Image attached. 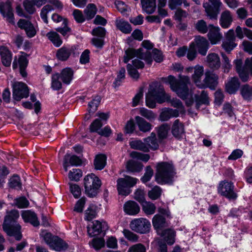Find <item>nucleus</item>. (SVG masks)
<instances>
[{
	"label": "nucleus",
	"instance_id": "obj_1",
	"mask_svg": "<svg viewBox=\"0 0 252 252\" xmlns=\"http://www.w3.org/2000/svg\"><path fill=\"white\" fill-rule=\"evenodd\" d=\"M19 217V214L17 210H11L5 217L2 224V228L6 234L8 236H13L17 241L21 240L22 238L21 227L16 221Z\"/></svg>",
	"mask_w": 252,
	"mask_h": 252
},
{
	"label": "nucleus",
	"instance_id": "obj_2",
	"mask_svg": "<svg viewBox=\"0 0 252 252\" xmlns=\"http://www.w3.org/2000/svg\"><path fill=\"white\" fill-rule=\"evenodd\" d=\"M176 172L173 165L167 162H161L157 164L155 180L159 184H171Z\"/></svg>",
	"mask_w": 252,
	"mask_h": 252
},
{
	"label": "nucleus",
	"instance_id": "obj_3",
	"mask_svg": "<svg viewBox=\"0 0 252 252\" xmlns=\"http://www.w3.org/2000/svg\"><path fill=\"white\" fill-rule=\"evenodd\" d=\"M161 80L164 83L169 84L171 89L176 92L181 99L187 98L188 94L187 84L189 81V77L184 76L181 78L180 80H177L174 76L169 75L167 77L162 78Z\"/></svg>",
	"mask_w": 252,
	"mask_h": 252
},
{
	"label": "nucleus",
	"instance_id": "obj_4",
	"mask_svg": "<svg viewBox=\"0 0 252 252\" xmlns=\"http://www.w3.org/2000/svg\"><path fill=\"white\" fill-rule=\"evenodd\" d=\"M84 185L86 194L90 197H94L99 191L101 182L97 176L91 173L85 177Z\"/></svg>",
	"mask_w": 252,
	"mask_h": 252
},
{
	"label": "nucleus",
	"instance_id": "obj_5",
	"mask_svg": "<svg viewBox=\"0 0 252 252\" xmlns=\"http://www.w3.org/2000/svg\"><path fill=\"white\" fill-rule=\"evenodd\" d=\"M138 181L136 178L126 175L124 178H119L117 181V187L119 194L126 196L131 190L130 189L135 186Z\"/></svg>",
	"mask_w": 252,
	"mask_h": 252
},
{
	"label": "nucleus",
	"instance_id": "obj_6",
	"mask_svg": "<svg viewBox=\"0 0 252 252\" xmlns=\"http://www.w3.org/2000/svg\"><path fill=\"white\" fill-rule=\"evenodd\" d=\"M222 5L220 0H208L203 4L206 15L211 20H217Z\"/></svg>",
	"mask_w": 252,
	"mask_h": 252
},
{
	"label": "nucleus",
	"instance_id": "obj_7",
	"mask_svg": "<svg viewBox=\"0 0 252 252\" xmlns=\"http://www.w3.org/2000/svg\"><path fill=\"white\" fill-rule=\"evenodd\" d=\"M130 227L135 232L144 234L150 231L151 223L145 218L135 219L131 221Z\"/></svg>",
	"mask_w": 252,
	"mask_h": 252
},
{
	"label": "nucleus",
	"instance_id": "obj_8",
	"mask_svg": "<svg viewBox=\"0 0 252 252\" xmlns=\"http://www.w3.org/2000/svg\"><path fill=\"white\" fill-rule=\"evenodd\" d=\"M218 192L229 199H235L237 194L234 191V186L231 182L223 181L220 182L218 189Z\"/></svg>",
	"mask_w": 252,
	"mask_h": 252
},
{
	"label": "nucleus",
	"instance_id": "obj_9",
	"mask_svg": "<svg viewBox=\"0 0 252 252\" xmlns=\"http://www.w3.org/2000/svg\"><path fill=\"white\" fill-rule=\"evenodd\" d=\"M29 95L27 85L23 82H16L13 84V98L16 101H20L23 98H27Z\"/></svg>",
	"mask_w": 252,
	"mask_h": 252
},
{
	"label": "nucleus",
	"instance_id": "obj_10",
	"mask_svg": "<svg viewBox=\"0 0 252 252\" xmlns=\"http://www.w3.org/2000/svg\"><path fill=\"white\" fill-rule=\"evenodd\" d=\"M125 54L128 56L131 59L135 57H137L140 59L145 61L148 64H150L153 62L150 52L147 50L144 51L142 48H139L137 50L128 48L125 51Z\"/></svg>",
	"mask_w": 252,
	"mask_h": 252
},
{
	"label": "nucleus",
	"instance_id": "obj_11",
	"mask_svg": "<svg viewBox=\"0 0 252 252\" xmlns=\"http://www.w3.org/2000/svg\"><path fill=\"white\" fill-rule=\"evenodd\" d=\"M148 93L153 96L158 103H161L168 99L169 96L164 91L163 86L157 84L153 89L149 91Z\"/></svg>",
	"mask_w": 252,
	"mask_h": 252
},
{
	"label": "nucleus",
	"instance_id": "obj_12",
	"mask_svg": "<svg viewBox=\"0 0 252 252\" xmlns=\"http://www.w3.org/2000/svg\"><path fill=\"white\" fill-rule=\"evenodd\" d=\"M0 12L6 18V21L12 25L15 24L13 9L9 1L0 3Z\"/></svg>",
	"mask_w": 252,
	"mask_h": 252
},
{
	"label": "nucleus",
	"instance_id": "obj_13",
	"mask_svg": "<svg viewBox=\"0 0 252 252\" xmlns=\"http://www.w3.org/2000/svg\"><path fill=\"white\" fill-rule=\"evenodd\" d=\"M218 75L212 71H206L205 73V78L203 80L204 88L208 87L211 90H215L218 84Z\"/></svg>",
	"mask_w": 252,
	"mask_h": 252
},
{
	"label": "nucleus",
	"instance_id": "obj_14",
	"mask_svg": "<svg viewBox=\"0 0 252 252\" xmlns=\"http://www.w3.org/2000/svg\"><path fill=\"white\" fill-rule=\"evenodd\" d=\"M195 48L197 49L198 53L202 56H205L209 47V43L204 37L200 35L196 36L194 42Z\"/></svg>",
	"mask_w": 252,
	"mask_h": 252
},
{
	"label": "nucleus",
	"instance_id": "obj_15",
	"mask_svg": "<svg viewBox=\"0 0 252 252\" xmlns=\"http://www.w3.org/2000/svg\"><path fill=\"white\" fill-rule=\"evenodd\" d=\"M209 27L210 29L207 34L208 39L212 44H217L220 42L222 37V34L220 32V29L213 25H209Z\"/></svg>",
	"mask_w": 252,
	"mask_h": 252
},
{
	"label": "nucleus",
	"instance_id": "obj_16",
	"mask_svg": "<svg viewBox=\"0 0 252 252\" xmlns=\"http://www.w3.org/2000/svg\"><path fill=\"white\" fill-rule=\"evenodd\" d=\"M152 223L158 234H160V232L162 231L163 228L168 226L165 218L159 214H156L154 216Z\"/></svg>",
	"mask_w": 252,
	"mask_h": 252
},
{
	"label": "nucleus",
	"instance_id": "obj_17",
	"mask_svg": "<svg viewBox=\"0 0 252 252\" xmlns=\"http://www.w3.org/2000/svg\"><path fill=\"white\" fill-rule=\"evenodd\" d=\"M206 62L208 66L213 70H217L220 66V61L219 55L215 53L209 54Z\"/></svg>",
	"mask_w": 252,
	"mask_h": 252
},
{
	"label": "nucleus",
	"instance_id": "obj_18",
	"mask_svg": "<svg viewBox=\"0 0 252 252\" xmlns=\"http://www.w3.org/2000/svg\"><path fill=\"white\" fill-rule=\"evenodd\" d=\"M140 210V206L134 201H128L124 205V211L127 215H136L139 213Z\"/></svg>",
	"mask_w": 252,
	"mask_h": 252
},
{
	"label": "nucleus",
	"instance_id": "obj_19",
	"mask_svg": "<svg viewBox=\"0 0 252 252\" xmlns=\"http://www.w3.org/2000/svg\"><path fill=\"white\" fill-rule=\"evenodd\" d=\"M22 217L25 222H30L34 226H37L39 225L37 215L34 212L31 210L23 211Z\"/></svg>",
	"mask_w": 252,
	"mask_h": 252
},
{
	"label": "nucleus",
	"instance_id": "obj_20",
	"mask_svg": "<svg viewBox=\"0 0 252 252\" xmlns=\"http://www.w3.org/2000/svg\"><path fill=\"white\" fill-rule=\"evenodd\" d=\"M240 82L238 77L230 78L225 84V90L229 94H235L239 89Z\"/></svg>",
	"mask_w": 252,
	"mask_h": 252
},
{
	"label": "nucleus",
	"instance_id": "obj_21",
	"mask_svg": "<svg viewBox=\"0 0 252 252\" xmlns=\"http://www.w3.org/2000/svg\"><path fill=\"white\" fill-rule=\"evenodd\" d=\"M232 21V15L229 10H225L221 12L220 18V24L222 28H228Z\"/></svg>",
	"mask_w": 252,
	"mask_h": 252
},
{
	"label": "nucleus",
	"instance_id": "obj_22",
	"mask_svg": "<svg viewBox=\"0 0 252 252\" xmlns=\"http://www.w3.org/2000/svg\"><path fill=\"white\" fill-rule=\"evenodd\" d=\"M0 55L1 62L5 66H9L12 61V54L5 46L0 47Z\"/></svg>",
	"mask_w": 252,
	"mask_h": 252
},
{
	"label": "nucleus",
	"instance_id": "obj_23",
	"mask_svg": "<svg viewBox=\"0 0 252 252\" xmlns=\"http://www.w3.org/2000/svg\"><path fill=\"white\" fill-rule=\"evenodd\" d=\"M172 133L177 138H181L185 134L184 126L179 120H176L172 127Z\"/></svg>",
	"mask_w": 252,
	"mask_h": 252
},
{
	"label": "nucleus",
	"instance_id": "obj_24",
	"mask_svg": "<svg viewBox=\"0 0 252 252\" xmlns=\"http://www.w3.org/2000/svg\"><path fill=\"white\" fill-rule=\"evenodd\" d=\"M204 73L203 67L202 66L196 65L194 67V73L192 75L193 81L197 87L200 88H204V85L201 83V78Z\"/></svg>",
	"mask_w": 252,
	"mask_h": 252
},
{
	"label": "nucleus",
	"instance_id": "obj_25",
	"mask_svg": "<svg viewBox=\"0 0 252 252\" xmlns=\"http://www.w3.org/2000/svg\"><path fill=\"white\" fill-rule=\"evenodd\" d=\"M141 4L143 11L147 14H152L156 10V0H141Z\"/></svg>",
	"mask_w": 252,
	"mask_h": 252
},
{
	"label": "nucleus",
	"instance_id": "obj_26",
	"mask_svg": "<svg viewBox=\"0 0 252 252\" xmlns=\"http://www.w3.org/2000/svg\"><path fill=\"white\" fill-rule=\"evenodd\" d=\"M144 141L145 142L146 146L149 151L150 149L156 150L158 148V143L154 132H152L149 136L144 138Z\"/></svg>",
	"mask_w": 252,
	"mask_h": 252
},
{
	"label": "nucleus",
	"instance_id": "obj_27",
	"mask_svg": "<svg viewBox=\"0 0 252 252\" xmlns=\"http://www.w3.org/2000/svg\"><path fill=\"white\" fill-rule=\"evenodd\" d=\"M115 24L117 28L125 34L130 33L132 31V27L128 22L121 19L116 20Z\"/></svg>",
	"mask_w": 252,
	"mask_h": 252
},
{
	"label": "nucleus",
	"instance_id": "obj_28",
	"mask_svg": "<svg viewBox=\"0 0 252 252\" xmlns=\"http://www.w3.org/2000/svg\"><path fill=\"white\" fill-rule=\"evenodd\" d=\"M179 116L178 111L177 109L165 108L160 114L159 119L161 121H166L172 117H177Z\"/></svg>",
	"mask_w": 252,
	"mask_h": 252
},
{
	"label": "nucleus",
	"instance_id": "obj_29",
	"mask_svg": "<svg viewBox=\"0 0 252 252\" xmlns=\"http://www.w3.org/2000/svg\"><path fill=\"white\" fill-rule=\"evenodd\" d=\"M135 119L140 131L143 132H147L150 131L152 129V125L146 121L144 118L140 116H136Z\"/></svg>",
	"mask_w": 252,
	"mask_h": 252
},
{
	"label": "nucleus",
	"instance_id": "obj_30",
	"mask_svg": "<svg viewBox=\"0 0 252 252\" xmlns=\"http://www.w3.org/2000/svg\"><path fill=\"white\" fill-rule=\"evenodd\" d=\"M72 49L66 47H62L59 49L56 53L57 59L61 61H65L68 60L71 55Z\"/></svg>",
	"mask_w": 252,
	"mask_h": 252
},
{
	"label": "nucleus",
	"instance_id": "obj_31",
	"mask_svg": "<svg viewBox=\"0 0 252 252\" xmlns=\"http://www.w3.org/2000/svg\"><path fill=\"white\" fill-rule=\"evenodd\" d=\"M164 237V240L169 245H172L174 243V238L175 236V232L172 229H166L160 232L158 234Z\"/></svg>",
	"mask_w": 252,
	"mask_h": 252
},
{
	"label": "nucleus",
	"instance_id": "obj_32",
	"mask_svg": "<svg viewBox=\"0 0 252 252\" xmlns=\"http://www.w3.org/2000/svg\"><path fill=\"white\" fill-rule=\"evenodd\" d=\"M143 167V165L139 162L129 160L127 161L126 164V170L131 172H139Z\"/></svg>",
	"mask_w": 252,
	"mask_h": 252
},
{
	"label": "nucleus",
	"instance_id": "obj_33",
	"mask_svg": "<svg viewBox=\"0 0 252 252\" xmlns=\"http://www.w3.org/2000/svg\"><path fill=\"white\" fill-rule=\"evenodd\" d=\"M195 99L197 109L202 104L208 105L209 103L208 94L204 91H202L200 94H195Z\"/></svg>",
	"mask_w": 252,
	"mask_h": 252
},
{
	"label": "nucleus",
	"instance_id": "obj_34",
	"mask_svg": "<svg viewBox=\"0 0 252 252\" xmlns=\"http://www.w3.org/2000/svg\"><path fill=\"white\" fill-rule=\"evenodd\" d=\"M106 156L103 154H99L95 156L94 161V168L96 170H102L106 163Z\"/></svg>",
	"mask_w": 252,
	"mask_h": 252
},
{
	"label": "nucleus",
	"instance_id": "obj_35",
	"mask_svg": "<svg viewBox=\"0 0 252 252\" xmlns=\"http://www.w3.org/2000/svg\"><path fill=\"white\" fill-rule=\"evenodd\" d=\"M60 75L63 82L69 84L72 79L73 71L70 68H65L63 69Z\"/></svg>",
	"mask_w": 252,
	"mask_h": 252
},
{
	"label": "nucleus",
	"instance_id": "obj_36",
	"mask_svg": "<svg viewBox=\"0 0 252 252\" xmlns=\"http://www.w3.org/2000/svg\"><path fill=\"white\" fill-rule=\"evenodd\" d=\"M102 232V224L100 222L95 220L91 228L88 227V233L91 237L99 235Z\"/></svg>",
	"mask_w": 252,
	"mask_h": 252
},
{
	"label": "nucleus",
	"instance_id": "obj_37",
	"mask_svg": "<svg viewBox=\"0 0 252 252\" xmlns=\"http://www.w3.org/2000/svg\"><path fill=\"white\" fill-rule=\"evenodd\" d=\"M50 248L56 251H64L67 248V244L58 237H56Z\"/></svg>",
	"mask_w": 252,
	"mask_h": 252
},
{
	"label": "nucleus",
	"instance_id": "obj_38",
	"mask_svg": "<svg viewBox=\"0 0 252 252\" xmlns=\"http://www.w3.org/2000/svg\"><path fill=\"white\" fill-rule=\"evenodd\" d=\"M141 205L142 211L146 215H152L155 214L156 207L153 203L145 201Z\"/></svg>",
	"mask_w": 252,
	"mask_h": 252
},
{
	"label": "nucleus",
	"instance_id": "obj_39",
	"mask_svg": "<svg viewBox=\"0 0 252 252\" xmlns=\"http://www.w3.org/2000/svg\"><path fill=\"white\" fill-rule=\"evenodd\" d=\"M129 145L133 149L138 150L144 152H148L147 146H146L145 142H142L141 140H134L130 142Z\"/></svg>",
	"mask_w": 252,
	"mask_h": 252
},
{
	"label": "nucleus",
	"instance_id": "obj_40",
	"mask_svg": "<svg viewBox=\"0 0 252 252\" xmlns=\"http://www.w3.org/2000/svg\"><path fill=\"white\" fill-rule=\"evenodd\" d=\"M240 92L244 99L246 100L252 99V86L245 84L241 87Z\"/></svg>",
	"mask_w": 252,
	"mask_h": 252
},
{
	"label": "nucleus",
	"instance_id": "obj_41",
	"mask_svg": "<svg viewBox=\"0 0 252 252\" xmlns=\"http://www.w3.org/2000/svg\"><path fill=\"white\" fill-rule=\"evenodd\" d=\"M139 113L142 117L150 121H154L157 117V115L152 111L145 108H140L139 109Z\"/></svg>",
	"mask_w": 252,
	"mask_h": 252
},
{
	"label": "nucleus",
	"instance_id": "obj_42",
	"mask_svg": "<svg viewBox=\"0 0 252 252\" xmlns=\"http://www.w3.org/2000/svg\"><path fill=\"white\" fill-rule=\"evenodd\" d=\"M18 62L19 64L20 74L23 77H26L27 74L25 71V69L28 63V61L27 59L24 56H21L18 59Z\"/></svg>",
	"mask_w": 252,
	"mask_h": 252
},
{
	"label": "nucleus",
	"instance_id": "obj_43",
	"mask_svg": "<svg viewBox=\"0 0 252 252\" xmlns=\"http://www.w3.org/2000/svg\"><path fill=\"white\" fill-rule=\"evenodd\" d=\"M161 192V189L159 187L156 186L148 191V195L151 199L155 200L160 197Z\"/></svg>",
	"mask_w": 252,
	"mask_h": 252
},
{
	"label": "nucleus",
	"instance_id": "obj_44",
	"mask_svg": "<svg viewBox=\"0 0 252 252\" xmlns=\"http://www.w3.org/2000/svg\"><path fill=\"white\" fill-rule=\"evenodd\" d=\"M9 186L10 188L17 189H21L22 184L20 177L17 175H14L9 180Z\"/></svg>",
	"mask_w": 252,
	"mask_h": 252
},
{
	"label": "nucleus",
	"instance_id": "obj_45",
	"mask_svg": "<svg viewBox=\"0 0 252 252\" xmlns=\"http://www.w3.org/2000/svg\"><path fill=\"white\" fill-rule=\"evenodd\" d=\"M47 36L53 44L57 47L60 46L62 43V41L60 39L59 35L56 32H49L47 34Z\"/></svg>",
	"mask_w": 252,
	"mask_h": 252
},
{
	"label": "nucleus",
	"instance_id": "obj_46",
	"mask_svg": "<svg viewBox=\"0 0 252 252\" xmlns=\"http://www.w3.org/2000/svg\"><path fill=\"white\" fill-rule=\"evenodd\" d=\"M96 7L94 4H89L84 10L85 13L86 14L87 17V19H92L95 16L96 13Z\"/></svg>",
	"mask_w": 252,
	"mask_h": 252
},
{
	"label": "nucleus",
	"instance_id": "obj_47",
	"mask_svg": "<svg viewBox=\"0 0 252 252\" xmlns=\"http://www.w3.org/2000/svg\"><path fill=\"white\" fill-rule=\"evenodd\" d=\"M23 5L25 10L30 14H33L36 11L35 4L32 0H24Z\"/></svg>",
	"mask_w": 252,
	"mask_h": 252
},
{
	"label": "nucleus",
	"instance_id": "obj_48",
	"mask_svg": "<svg viewBox=\"0 0 252 252\" xmlns=\"http://www.w3.org/2000/svg\"><path fill=\"white\" fill-rule=\"evenodd\" d=\"M169 129L170 127L167 124H164L161 125L158 128V134L159 138L161 139L166 138Z\"/></svg>",
	"mask_w": 252,
	"mask_h": 252
},
{
	"label": "nucleus",
	"instance_id": "obj_49",
	"mask_svg": "<svg viewBox=\"0 0 252 252\" xmlns=\"http://www.w3.org/2000/svg\"><path fill=\"white\" fill-rule=\"evenodd\" d=\"M60 75L59 73L54 74L52 77V88L55 90H59L62 88V83L59 81Z\"/></svg>",
	"mask_w": 252,
	"mask_h": 252
},
{
	"label": "nucleus",
	"instance_id": "obj_50",
	"mask_svg": "<svg viewBox=\"0 0 252 252\" xmlns=\"http://www.w3.org/2000/svg\"><path fill=\"white\" fill-rule=\"evenodd\" d=\"M195 28L201 33H206L208 31L206 22L203 20H198L195 25Z\"/></svg>",
	"mask_w": 252,
	"mask_h": 252
},
{
	"label": "nucleus",
	"instance_id": "obj_51",
	"mask_svg": "<svg viewBox=\"0 0 252 252\" xmlns=\"http://www.w3.org/2000/svg\"><path fill=\"white\" fill-rule=\"evenodd\" d=\"M53 10V6L50 4H46L42 8L40 12V17L45 23L47 24L48 23L47 18L48 13Z\"/></svg>",
	"mask_w": 252,
	"mask_h": 252
},
{
	"label": "nucleus",
	"instance_id": "obj_52",
	"mask_svg": "<svg viewBox=\"0 0 252 252\" xmlns=\"http://www.w3.org/2000/svg\"><path fill=\"white\" fill-rule=\"evenodd\" d=\"M82 176V172L79 169H73L69 171L68 178L71 181H78Z\"/></svg>",
	"mask_w": 252,
	"mask_h": 252
},
{
	"label": "nucleus",
	"instance_id": "obj_53",
	"mask_svg": "<svg viewBox=\"0 0 252 252\" xmlns=\"http://www.w3.org/2000/svg\"><path fill=\"white\" fill-rule=\"evenodd\" d=\"M187 53V57L190 61H192L196 58L197 56V52L196 48H195L194 43H191L190 44Z\"/></svg>",
	"mask_w": 252,
	"mask_h": 252
},
{
	"label": "nucleus",
	"instance_id": "obj_54",
	"mask_svg": "<svg viewBox=\"0 0 252 252\" xmlns=\"http://www.w3.org/2000/svg\"><path fill=\"white\" fill-rule=\"evenodd\" d=\"M65 156H68L67 158V162L69 165L77 166L82 164V160L78 156L76 155L70 156L68 154H66Z\"/></svg>",
	"mask_w": 252,
	"mask_h": 252
},
{
	"label": "nucleus",
	"instance_id": "obj_55",
	"mask_svg": "<svg viewBox=\"0 0 252 252\" xmlns=\"http://www.w3.org/2000/svg\"><path fill=\"white\" fill-rule=\"evenodd\" d=\"M130 156L133 158H136L145 162L148 161L150 159V155L149 154H144L135 151L132 152L130 154Z\"/></svg>",
	"mask_w": 252,
	"mask_h": 252
},
{
	"label": "nucleus",
	"instance_id": "obj_56",
	"mask_svg": "<svg viewBox=\"0 0 252 252\" xmlns=\"http://www.w3.org/2000/svg\"><path fill=\"white\" fill-rule=\"evenodd\" d=\"M101 98L100 96H96L92 101L89 103V112L94 113L97 108L100 102Z\"/></svg>",
	"mask_w": 252,
	"mask_h": 252
},
{
	"label": "nucleus",
	"instance_id": "obj_57",
	"mask_svg": "<svg viewBox=\"0 0 252 252\" xmlns=\"http://www.w3.org/2000/svg\"><path fill=\"white\" fill-rule=\"evenodd\" d=\"M222 58V68L225 73H228L231 68V64L228 57L224 53H221Z\"/></svg>",
	"mask_w": 252,
	"mask_h": 252
},
{
	"label": "nucleus",
	"instance_id": "obj_58",
	"mask_svg": "<svg viewBox=\"0 0 252 252\" xmlns=\"http://www.w3.org/2000/svg\"><path fill=\"white\" fill-rule=\"evenodd\" d=\"M170 102L171 105L175 108H176L178 111V113L185 112L184 106L180 100L176 98H173L170 100Z\"/></svg>",
	"mask_w": 252,
	"mask_h": 252
},
{
	"label": "nucleus",
	"instance_id": "obj_59",
	"mask_svg": "<svg viewBox=\"0 0 252 252\" xmlns=\"http://www.w3.org/2000/svg\"><path fill=\"white\" fill-rule=\"evenodd\" d=\"M14 203L19 208H26L29 205V201L25 197H20L15 199Z\"/></svg>",
	"mask_w": 252,
	"mask_h": 252
},
{
	"label": "nucleus",
	"instance_id": "obj_60",
	"mask_svg": "<svg viewBox=\"0 0 252 252\" xmlns=\"http://www.w3.org/2000/svg\"><path fill=\"white\" fill-rule=\"evenodd\" d=\"M91 245L96 250H99L104 247L105 241L103 238H94Z\"/></svg>",
	"mask_w": 252,
	"mask_h": 252
},
{
	"label": "nucleus",
	"instance_id": "obj_61",
	"mask_svg": "<svg viewBox=\"0 0 252 252\" xmlns=\"http://www.w3.org/2000/svg\"><path fill=\"white\" fill-rule=\"evenodd\" d=\"M154 174V171L150 166H147L145 169V173L141 180L144 183L149 181Z\"/></svg>",
	"mask_w": 252,
	"mask_h": 252
},
{
	"label": "nucleus",
	"instance_id": "obj_62",
	"mask_svg": "<svg viewBox=\"0 0 252 252\" xmlns=\"http://www.w3.org/2000/svg\"><path fill=\"white\" fill-rule=\"evenodd\" d=\"M126 70L124 67H122L118 73L117 78L114 82L115 87H118L120 85L121 82L125 78Z\"/></svg>",
	"mask_w": 252,
	"mask_h": 252
},
{
	"label": "nucleus",
	"instance_id": "obj_63",
	"mask_svg": "<svg viewBox=\"0 0 252 252\" xmlns=\"http://www.w3.org/2000/svg\"><path fill=\"white\" fill-rule=\"evenodd\" d=\"M125 237L129 241L135 242L138 241V236L128 229H124L123 231Z\"/></svg>",
	"mask_w": 252,
	"mask_h": 252
},
{
	"label": "nucleus",
	"instance_id": "obj_64",
	"mask_svg": "<svg viewBox=\"0 0 252 252\" xmlns=\"http://www.w3.org/2000/svg\"><path fill=\"white\" fill-rule=\"evenodd\" d=\"M85 219L87 220H91L95 217L96 211L93 206H90L85 211Z\"/></svg>",
	"mask_w": 252,
	"mask_h": 252
}]
</instances>
